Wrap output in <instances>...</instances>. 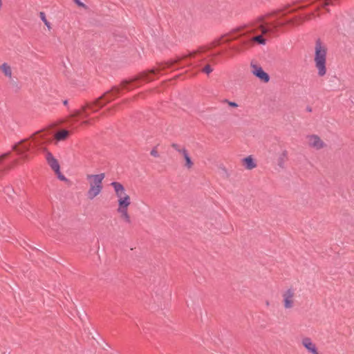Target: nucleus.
Returning a JSON list of instances; mask_svg holds the SVG:
<instances>
[{"label":"nucleus","mask_w":354,"mask_h":354,"mask_svg":"<svg viewBox=\"0 0 354 354\" xmlns=\"http://www.w3.org/2000/svg\"><path fill=\"white\" fill-rule=\"evenodd\" d=\"M302 345L312 354H320L317 352L315 344L312 342L309 337H304L301 341Z\"/></svg>","instance_id":"obj_10"},{"label":"nucleus","mask_w":354,"mask_h":354,"mask_svg":"<svg viewBox=\"0 0 354 354\" xmlns=\"http://www.w3.org/2000/svg\"><path fill=\"white\" fill-rule=\"evenodd\" d=\"M253 40L258 42L260 44L264 45L266 44V40L261 35H257L253 38Z\"/></svg>","instance_id":"obj_21"},{"label":"nucleus","mask_w":354,"mask_h":354,"mask_svg":"<svg viewBox=\"0 0 354 354\" xmlns=\"http://www.w3.org/2000/svg\"><path fill=\"white\" fill-rule=\"evenodd\" d=\"M324 4H325L326 6L329 5L330 3H332V1H331V0H324Z\"/></svg>","instance_id":"obj_31"},{"label":"nucleus","mask_w":354,"mask_h":354,"mask_svg":"<svg viewBox=\"0 0 354 354\" xmlns=\"http://www.w3.org/2000/svg\"><path fill=\"white\" fill-rule=\"evenodd\" d=\"M253 70L252 73L257 77L259 80H261L263 82H268L270 80V77L267 73H266L261 67H258L257 66H252Z\"/></svg>","instance_id":"obj_6"},{"label":"nucleus","mask_w":354,"mask_h":354,"mask_svg":"<svg viewBox=\"0 0 354 354\" xmlns=\"http://www.w3.org/2000/svg\"><path fill=\"white\" fill-rule=\"evenodd\" d=\"M307 111L310 112V111H312V109L310 107H308L307 108Z\"/></svg>","instance_id":"obj_35"},{"label":"nucleus","mask_w":354,"mask_h":354,"mask_svg":"<svg viewBox=\"0 0 354 354\" xmlns=\"http://www.w3.org/2000/svg\"><path fill=\"white\" fill-rule=\"evenodd\" d=\"M46 160L48 165L54 171H59V169L60 168L59 164L57 160L53 156V155L50 152H46Z\"/></svg>","instance_id":"obj_7"},{"label":"nucleus","mask_w":354,"mask_h":354,"mask_svg":"<svg viewBox=\"0 0 354 354\" xmlns=\"http://www.w3.org/2000/svg\"><path fill=\"white\" fill-rule=\"evenodd\" d=\"M171 147L176 151H178V153L183 154V151H186L187 149L184 147H182L180 146V145L178 144H176V143H173L171 145Z\"/></svg>","instance_id":"obj_18"},{"label":"nucleus","mask_w":354,"mask_h":354,"mask_svg":"<svg viewBox=\"0 0 354 354\" xmlns=\"http://www.w3.org/2000/svg\"><path fill=\"white\" fill-rule=\"evenodd\" d=\"M71 117L82 116L84 118H86L88 116V115L85 112V109L83 108L82 112L80 110H75L73 111V113H71Z\"/></svg>","instance_id":"obj_16"},{"label":"nucleus","mask_w":354,"mask_h":354,"mask_svg":"<svg viewBox=\"0 0 354 354\" xmlns=\"http://www.w3.org/2000/svg\"><path fill=\"white\" fill-rule=\"evenodd\" d=\"M68 131L67 130H62L58 131L55 135V138L60 141L66 139L68 136Z\"/></svg>","instance_id":"obj_15"},{"label":"nucleus","mask_w":354,"mask_h":354,"mask_svg":"<svg viewBox=\"0 0 354 354\" xmlns=\"http://www.w3.org/2000/svg\"><path fill=\"white\" fill-rule=\"evenodd\" d=\"M286 156H287V152L286 151H283V153L281 155L280 161L279 163L280 167H283V160H284V158H286Z\"/></svg>","instance_id":"obj_23"},{"label":"nucleus","mask_w":354,"mask_h":354,"mask_svg":"<svg viewBox=\"0 0 354 354\" xmlns=\"http://www.w3.org/2000/svg\"><path fill=\"white\" fill-rule=\"evenodd\" d=\"M111 185L113 187L115 196L118 198V206L120 205L131 204L130 196L126 193L123 185L118 182H112Z\"/></svg>","instance_id":"obj_3"},{"label":"nucleus","mask_w":354,"mask_h":354,"mask_svg":"<svg viewBox=\"0 0 354 354\" xmlns=\"http://www.w3.org/2000/svg\"><path fill=\"white\" fill-rule=\"evenodd\" d=\"M75 3L80 7L86 8V5L80 1V0H73Z\"/></svg>","instance_id":"obj_26"},{"label":"nucleus","mask_w":354,"mask_h":354,"mask_svg":"<svg viewBox=\"0 0 354 354\" xmlns=\"http://www.w3.org/2000/svg\"><path fill=\"white\" fill-rule=\"evenodd\" d=\"M43 135L37 133L33 138V142L37 147H39L41 144L40 140L42 139Z\"/></svg>","instance_id":"obj_20"},{"label":"nucleus","mask_w":354,"mask_h":354,"mask_svg":"<svg viewBox=\"0 0 354 354\" xmlns=\"http://www.w3.org/2000/svg\"><path fill=\"white\" fill-rule=\"evenodd\" d=\"M110 94H107L104 97V99H108L109 96Z\"/></svg>","instance_id":"obj_36"},{"label":"nucleus","mask_w":354,"mask_h":354,"mask_svg":"<svg viewBox=\"0 0 354 354\" xmlns=\"http://www.w3.org/2000/svg\"><path fill=\"white\" fill-rule=\"evenodd\" d=\"M354 30V21H351L350 22L349 30Z\"/></svg>","instance_id":"obj_29"},{"label":"nucleus","mask_w":354,"mask_h":354,"mask_svg":"<svg viewBox=\"0 0 354 354\" xmlns=\"http://www.w3.org/2000/svg\"><path fill=\"white\" fill-rule=\"evenodd\" d=\"M130 205V204L125 205L123 203V205H120L118 207V212L120 214V216L127 223H131V218L128 213V207Z\"/></svg>","instance_id":"obj_9"},{"label":"nucleus","mask_w":354,"mask_h":354,"mask_svg":"<svg viewBox=\"0 0 354 354\" xmlns=\"http://www.w3.org/2000/svg\"><path fill=\"white\" fill-rule=\"evenodd\" d=\"M4 193L10 198H12V194L15 193L12 187L7 186L4 188Z\"/></svg>","instance_id":"obj_17"},{"label":"nucleus","mask_w":354,"mask_h":354,"mask_svg":"<svg viewBox=\"0 0 354 354\" xmlns=\"http://www.w3.org/2000/svg\"><path fill=\"white\" fill-rule=\"evenodd\" d=\"M84 124H89V122L88 120H84L82 122Z\"/></svg>","instance_id":"obj_32"},{"label":"nucleus","mask_w":354,"mask_h":354,"mask_svg":"<svg viewBox=\"0 0 354 354\" xmlns=\"http://www.w3.org/2000/svg\"><path fill=\"white\" fill-rule=\"evenodd\" d=\"M203 71L207 74L210 73L212 71V68L209 65H206L204 68Z\"/></svg>","instance_id":"obj_25"},{"label":"nucleus","mask_w":354,"mask_h":354,"mask_svg":"<svg viewBox=\"0 0 354 354\" xmlns=\"http://www.w3.org/2000/svg\"><path fill=\"white\" fill-rule=\"evenodd\" d=\"M102 100H99V101L97 102V104H98V105H102Z\"/></svg>","instance_id":"obj_34"},{"label":"nucleus","mask_w":354,"mask_h":354,"mask_svg":"<svg viewBox=\"0 0 354 354\" xmlns=\"http://www.w3.org/2000/svg\"><path fill=\"white\" fill-rule=\"evenodd\" d=\"M105 178V174H87L86 179L88 181L89 189L87 192V197L90 200L94 199L98 196L103 188L102 181Z\"/></svg>","instance_id":"obj_1"},{"label":"nucleus","mask_w":354,"mask_h":354,"mask_svg":"<svg viewBox=\"0 0 354 354\" xmlns=\"http://www.w3.org/2000/svg\"><path fill=\"white\" fill-rule=\"evenodd\" d=\"M308 142L311 147L316 149H320L324 147V142L320 138L316 135H311L308 136Z\"/></svg>","instance_id":"obj_5"},{"label":"nucleus","mask_w":354,"mask_h":354,"mask_svg":"<svg viewBox=\"0 0 354 354\" xmlns=\"http://www.w3.org/2000/svg\"><path fill=\"white\" fill-rule=\"evenodd\" d=\"M63 104H64V105H67V104H68V100H64V101L63 102Z\"/></svg>","instance_id":"obj_33"},{"label":"nucleus","mask_w":354,"mask_h":354,"mask_svg":"<svg viewBox=\"0 0 354 354\" xmlns=\"http://www.w3.org/2000/svg\"><path fill=\"white\" fill-rule=\"evenodd\" d=\"M242 162L247 169H252L257 167V164L251 156L244 158Z\"/></svg>","instance_id":"obj_11"},{"label":"nucleus","mask_w":354,"mask_h":354,"mask_svg":"<svg viewBox=\"0 0 354 354\" xmlns=\"http://www.w3.org/2000/svg\"><path fill=\"white\" fill-rule=\"evenodd\" d=\"M263 19H264L263 16H259L257 19L256 24H259V28L261 30V32L263 34H266L267 32H268L270 31V28L263 26Z\"/></svg>","instance_id":"obj_13"},{"label":"nucleus","mask_w":354,"mask_h":354,"mask_svg":"<svg viewBox=\"0 0 354 354\" xmlns=\"http://www.w3.org/2000/svg\"><path fill=\"white\" fill-rule=\"evenodd\" d=\"M30 145H27L24 143V141H21L18 144L15 145L13 147V149L17 152V153L21 156L23 158H26L27 157L26 151L29 150Z\"/></svg>","instance_id":"obj_8"},{"label":"nucleus","mask_w":354,"mask_h":354,"mask_svg":"<svg viewBox=\"0 0 354 354\" xmlns=\"http://www.w3.org/2000/svg\"><path fill=\"white\" fill-rule=\"evenodd\" d=\"M133 82H129V81H124L122 84V86L123 88H127V89H130L131 88V84H133Z\"/></svg>","instance_id":"obj_24"},{"label":"nucleus","mask_w":354,"mask_h":354,"mask_svg":"<svg viewBox=\"0 0 354 354\" xmlns=\"http://www.w3.org/2000/svg\"><path fill=\"white\" fill-rule=\"evenodd\" d=\"M0 70L9 79L12 78V69L11 67L7 63H3V64H1L0 66Z\"/></svg>","instance_id":"obj_12"},{"label":"nucleus","mask_w":354,"mask_h":354,"mask_svg":"<svg viewBox=\"0 0 354 354\" xmlns=\"http://www.w3.org/2000/svg\"><path fill=\"white\" fill-rule=\"evenodd\" d=\"M283 307L285 309H291L295 305V290L289 288L282 293Z\"/></svg>","instance_id":"obj_4"},{"label":"nucleus","mask_w":354,"mask_h":354,"mask_svg":"<svg viewBox=\"0 0 354 354\" xmlns=\"http://www.w3.org/2000/svg\"><path fill=\"white\" fill-rule=\"evenodd\" d=\"M57 176V178L62 181H67V178L61 173L60 168L59 169V171H55Z\"/></svg>","instance_id":"obj_22"},{"label":"nucleus","mask_w":354,"mask_h":354,"mask_svg":"<svg viewBox=\"0 0 354 354\" xmlns=\"http://www.w3.org/2000/svg\"><path fill=\"white\" fill-rule=\"evenodd\" d=\"M185 160V167L188 169H190L193 166V162L191 160V158L189 155L187 150L183 151L182 154Z\"/></svg>","instance_id":"obj_14"},{"label":"nucleus","mask_w":354,"mask_h":354,"mask_svg":"<svg viewBox=\"0 0 354 354\" xmlns=\"http://www.w3.org/2000/svg\"><path fill=\"white\" fill-rule=\"evenodd\" d=\"M151 155L153 156V157H158L159 156V154H158V152L157 151L156 149H153L151 151Z\"/></svg>","instance_id":"obj_28"},{"label":"nucleus","mask_w":354,"mask_h":354,"mask_svg":"<svg viewBox=\"0 0 354 354\" xmlns=\"http://www.w3.org/2000/svg\"><path fill=\"white\" fill-rule=\"evenodd\" d=\"M315 64L317 69V74L319 77H323L326 73V49L322 46L321 41L317 40L315 47Z\"/></svg>","instance_id":"obj_2"},{"label":"nucleus","mask_w":354,"mask_h":354,"mask_svg":"<svg viewBox=\"0 0 354 354\" xmlns=\"http://www.w3.org/2000/svg\"><path fill=\"white\" fill-rule=\"evenodd\" d=\"M225 102H227L230 106H232V107H237L238 106V104L234 102H230V101H228L227 100H225Z\"/></svg>","instance_id":"obj_27"},{"label":"nucleus","mask_w":354,"mask_h":354,"mask_svg":"<svg viewBox=\"0 0 354 354\" xmlns=\"http://www.w3.org/2000/svg\"><path fill=\"white\" fill-rule=\"evenodd\" d=\"M39 16H40V18L43 21V22L44 23V24L47 26V28L48 29H50V22L46 19V15H45V13L43 12H41L39 13Z\"/></svg>","instance_id":"obj_19"},{"label":"nucleus","mask_w":354,"mask_h":354,"mask_svg":"<svg viewBox=\"0 0 354 354\" xmlns=\"http://www.w3.org/2000/svg\"><path fill=\"white\" fill-rule=\"evenodd\" d=\"M118 91H119V88H113V89L112 90L111 93H112V94H115V93H118Z\"/></svg>","instance_id":"obj_30"}]
</instances>
